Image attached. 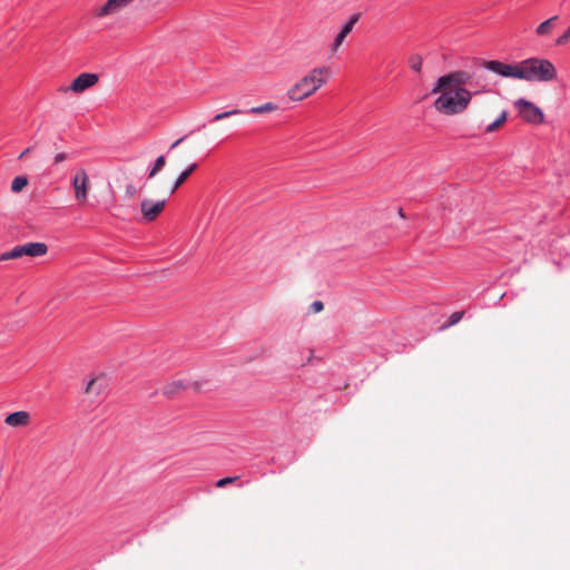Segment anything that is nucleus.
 I'll return each instance as SVG.
<instances>
[{
  "label": "nucleus",
  "mask_w": 570,
  "mask_h": 570,
  "mask_svg": "<svg viewBox=\"0 0 570 570\" xmlns=\"http://www.w3.org/2000/svg\"><path fill=\"white\" fill-rule=\"evenodd\" d=\"M469 76L464 71H453L441 76L433 85L431 92L439 94L434 100V109L445 116H455L464 112L472 98L473 92L464 88Z\"/></svg>",
  "instance_id": "1"
},
{
  "label": "nucleus",
  "mask_w": 570,
  "mask_h": 570,
  "mask_svg": "<svg viewBox=\"0 0 570 570\" xmlns=\"http://www.w3.org/2000/svg\"><path fill=\"white\" fill-rule=\"evenodd\" d=\"M484 68L503 78L527 82H552L558 78V70L554 63L550 59L542 57H530L517 63L489 60L484 62Z\"/></svg>",
  "instance_id": "2"
},
{
  "label": "nucleus",
  "mask_w": 570,
  "mask_h": 570,
  "mask_svg": "<svg viewBox=\"0 0 570 570\" xmlns=\"http://www.w3.org/2000/svg\"><path fill=\"white\" fill-rule=\"evenodd\" d=\"M187 139V135L175 140L168 148L166 155H160L156 160L148 167V178H153L158 175L166 165V159L169 158L173 168L177 171L176 178H189V176L197 168V163L191 160L187 164L184 163V158H193L191 147H181Z\"/></svg>",
  "instance_id": "3"
},
{
  "label": "nucleus",
  "mask_w": 570,
  "mask_h": 570,
  "mask_svg": "<svg viewBox=\"0 0 570 570\" xmlns=\"http://www.w3.org/2000/svg\"><path fill=\"white\" fill-rule=\"evenodd\" d=\"M330 77V67H315L287 89L286 97L292 102H301L312 97L318 89L326 85Z\"/></svg>",
  "instance_id": "4"
},
{
  "label": "nucleus",
  "mask_w": 570,
  "mask_h": 570,
  "mask_svg": "<svg viewBox=\"0 0 570 570\" xmlns=\"http://www.w3.org/2000/svg\"><path fill=\"white\" fill-rule=\"evenodd\" d=\"M184 180H146L141 186L140 190L144 194V198L148 199H163L167 198L179 188Z\"/></svg>",
  "instance_id": "5"
},
{
  "label": "nucleus",
  "mask_w": 570,
  "mask_h": 570,
  "mask_svg": "<svg viewBox=\"0 0 570 570\" xmlns=\"http://www.w3.org/2000/svg\"><path fill=\"white\" fill-rule=\"evenodd\" d=\"M47 253L48 246L45 243H26L1 254L0 262L18 259L22 256L39 257L46 255Z\"/></svg>",
  "instance_id": "6"
},
{
  "label": "nucleus",
  "mask_w": 570,
  "mask_h": 570,
  "mask_svg": "<svg viewBox=\"0 0 570 570\" xmlns=\"http://www.w3.org/2000/svg\"><path fill=\"white\" fill-rule=\"evenodd\" d=\"M514 107L518 110L519 116L528 124L540 125L544 120V115L541 108L527 99L520 98L515 100Z\"/></svg>",
  "instance_id": "7"
},
{
  "label": "nucleus",
  "mask_w": 570,
  "mask_h": 570,
  "mask_svg": "<svg viewBox=\"0 0 570 570\" xmlns=\"http://www.w3.org/2000/svg\"><path fill=\"white\" fill-rule=\"evenodd\" d=\"M277 109H278V106L276 104L268 101L263 105L252 107L248 110H242V109L236 108V109H232V110H227V111L217 114L214 116L212 121H219L225 118L236 116V115H242V114H254V115L267 114V112L276 111Z\"/></svg>",
  "instance_id": "8"
},
{
  "label": "nucleus",
  "mask_w": 570,
  "mask_h": 570,
  "mask_svg": "<svg viewBox=\"0 0 570 570\" xmlns=\"http://www.w3.org/2000/svg\"><path fill=\"white\" fill-rule=\"evenodd\" d=\"M165 204L163 199L144 198L140 205L142 219L148 223L155 220L164 210Z\"/></svg>",
  "instance_id": "9"
},
{
  "label": "nucleus",
  "mask_w": 570,
  "mask_h": 570,
  "mask_svg": "<svg viewBox=\"0 0 570 570\" xmlns=\"http://www.w3.org/2000/svg\"><path fill=\"white\" fill-rule=\"evenodd\" d=\"M189 386L195 390H198L200 387L197 382L191 383L189 381L178 379V380H173L170 382H167L161 387V393H163V395H165L168 399H174L177 395L181 394L184 391H186L187 387H189Z\"/></svg>",
  "instance_id": "10"
},
{
  "label": "nucleus",
  "mask_w": 570,
  "mask_h": 570,
  "mask_svg": "<svg viewBox=\"0 0 570 570\" xmlns=\"http://www.w3.org/2000/svg\"><path fill=\"white\" fill-rule=\"evenodd\" d=\"M134 0H107L102 6L94 9L92 13L96 18H105L114 16L129 6Z\"/></svg>",
  "instance_id": "11"
},
{
  "label": "nucleus",
  "mask_w": 570,
  "mask_h": 570,
  "mask_svg": "<svg viewBox=\"0 0 570 570\" xmlns=\"http://www.w3.org/2000/svg\"><path fill=\"white\" fill-rule=\"evenodd\" d=\"M98 80L99 77L97 73L83 72L72 80L67 90L80 94L94 87L98 82Z\"/></svg>",
  "instance_id": "12"
},
{
  "label": "nucleus",
  "mask_w": 570,
  "mask_h": 570,
  "mask_svg": "<svg viewBox=\"0 0 570 570\" xmlns=\"http://www.w3.org/2000/svg\"><path fill=\"white\" fill-rule=\"evenodd\" d=\"M360 16L357 13L352 14L348 20L343 24L340 32L330 45L331 53H335L344 42L345 38L352 32L355 23L358 21Z\"/></svg>",
  "instance_id": "13"
},
{
  "label": "nucleus",
  "mask_w": 570,
  "mask_h": 570,
  "mask_svg": "<svg viewBox=\"0 0 570 570\" xmlns=\"http://www.w3.org/2000/svg\"><path fill=\"white\" fill-rule=\"evenodd\" d=\"M4 423L11 428H24L31 423V415L27 411H17L8 414Z\"/></svg>",
  "instance_id": "14"
},
{
  "label": "nucleus",
  "mask_w": 570,
  "mask_h": 570,
  "mask_svg": "<svg viewBox=\"0 0 570 570\" xmlns=\"http://www.w3.org/2000/svg\"><path fill=\"white\" fill-rule=\"evenodd\" d=\"M73 189L76 199L81 204L86 203L89 180H73Z\"/></svg>",
  "instance_id": "15"
},
{
  "label": "nucleus",
  "mask_w": 570,
  "mask_h": 570,
  "mask_svg": "<svg viewBox=\"0 0 570 570\" xmlns=\"http://www.w3.org/2000/svg\"><path fill=\"white\" fill-rule=\"evenodd\" d=\"M558 19H559L558 16H553V17L544 20L543 22H541L535 29V35L539 37L549 36L553 31Z\"/></svg>",
  "instance_id": "16"
},
{
  "label": "nucleus",
  "mask_w": 570,
  "mask_h": 570,
  "mask_svg": "<svg viewBox=\"0 0 570 570\" xmlns=\"http://www.w3.org/2000/svg\"><path fill=\"white\" fill-rule=\"evenodd\" d=\"M104 382L100 379H91L86 385L85 393L88 395L98 396L104 391Z\"/></svg>",
  "instance_id": "17"
},
{
  "label": "nucleus",
  "mask_w": 570,
  "mask_h": 570,
  "mask_svg": "<svg viewBox=\"0 0 570 570\" xmlns=\"http://www.w3.org/2000/svg\"><path fill=\"white\" fill-rule=\"evenodd\" d=\"M507 118H508V114L505 110H503L493 122L489 124L484 128V132L490 134V132L495 131L507 121Z\"/></svg>",
  "instance_id": "18"
},
{
  "label": "nucleus",
  "mask_w": 570,
  "mask_h": 570,
  "mask_svg": "<svg viewBox=\"0 0 570 570\" xmlns=\"http://www.w3.org/2000/svg\"><path fill=\"white\" fill-rule=\"evenodd\" d=\"M35 154L36 158L37 159H42L46 154L45 151L42 150V148L38 145V144H35L28 148H26L20 155H19V159H22L23 157H26L27 155L29 154Z\"/></svg>",
  "instance_id": "19"
},
{
  "label": "nucleus",
  "mask_w": 570,
  "mask_h": 570,
  "mask_svg": "<svg viewBox=\"0 0 570 570\" xmlns=\"http://www.w3.org/2000/svg\"><path fill=\"white\" fill-rule=\"evenodd\" d=\"M409 66L415 72H421L423 66V59L420 55L414 53L409 58Z\"/></svg>",
  "instance_id": "20"
},
{
  "label": "nucleus",
  "mask_w": 570,
  "mask_h": 570,
  "mask_svg": "<svg viewBox=\"0 0 570 570\" xmlns=\"http://www.w3.org/2000/svg\"><path fill=\"white\" fill-rule=\"evenodd\" d=\"M28 181L29 180H13L12 185H11V190L13 193L22 191L26 188V186L28 185Z\"/></svg>",
  "instance_id": "21"
},
{
  "label": "nucleus",
  "mask_w": 570,
  "mask_h": 570,
  "mask_svg": "<svg viewBox=\"0 0 570 570\" xmlns=\"http://www.w3.org/2000/svg\"><path fill=\"white\" fill-rule=\"evenodd\" d=\"M462 316H463V312H454L453 314H451L448 323L443 327H449V326H452V325L459 323L461 321Z\"/></svg>",
  "instance_id": "22"
},
{
  "label": "nucleus",
  "mask_w": 570,
  "mask_h": 570,
  "mask_svg": "<svg viewBox=\"0 0 570 570\" xmlns=\"http://www.w3.org/2000/svg\"><path fill=\"white\" fill-rule=\"evenodd\" d=\"M238 479H239V476H227V478L220 479L217 481L216 487L224 488L227 484H232V483L236 482Z\"/></svg>",
  "instance_id": "23"
},
{
  "label": "nucleus",
  "mask_w": 570,
  "mask_h": 570,
  "mask_svg": "<svg viewBox=\"0 0 570 570\" xmlns=\"http://www.w3.org/2000/svg\"><path fill=\"white\" fill-rule=\"evenodd\" d=\"M570 40V27L556 40L557 46H564Z\"/></svg>",
  "instance_id": "24"
},
{
  "label": "nucleus",
  "mask_w": 570,
  "mask_h": 570,
  "mask_svg": "<svg viewBox=\"0 0 570 570\" xmlns=\"http://www.w3.org/2000/svg\"><path fill=\"white\" fill-rule=\"evenodd\" d=\"M313 313H321L324 309V304L321 301H314L311 305Z\"/></svg>",
  "instance_id": "25"
},
{
  "label": "nucleus",
  "mask_w": 570,
  "mask_h": 570,
  "mask_svg": "<svg viewBox=\"0 0 570 570\" xmlns=\"http://www.w3.org/2000/svg\"><path fill=\"white\" fill-rule=\"evenodd\" d=\"M68 158V155L66 153H58L53 157V164H59Z\"/></svg>",
  "instance_id": "26"
},
{
  "label": "nucleus",
  "mask_w": 570,
  "mask_h": 570,
  "mask_svg": "<svg viewBox=\"0 0 570 570\" xmlns=\"http://www.w3.org/2000/svg\"><path fill=\"white\" fill-rule=\"evenodd\" d=\"M126 193L129 197H134L136 195V189L132 186L128 185L126 188Z\"/></svg>",
  "instance_id": "27"
},
{
  "label": "nucleus",
  "mask_w": 570,
  "mask_h": 570,
  "mask_svg": "<svg viewBox=\"0 0 570 570\" xmlns=\"http://www.w3.org/2000/svg\"><path fill=\"white\" fill-rule=\"evenodd\" d=\"M73 178H87V174L85 170L80 169L75 174Z\"/></svg>",
  "instance_id": "28"
},
{
  "label": "nucleus",
  "mask_w": 570,
  "mask_h": 570,
  "mask_svg": "<svg viewBox=\"0 0 570 570\" xmlns=\"http://www.w3.org/2000/svg\"><path fill=\"white\" fill-rule=\"evenodd\" d=\"M399 215H400L402 218H404V217H405L404 212H403V209H402V208H400V209H399Z\"/></svg>",
  "instance_id": "29"
}]
</instances>
